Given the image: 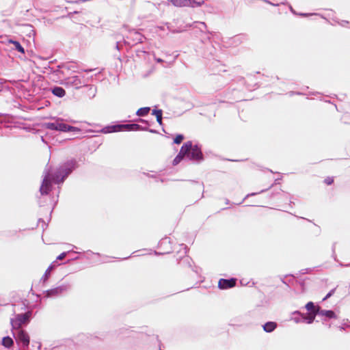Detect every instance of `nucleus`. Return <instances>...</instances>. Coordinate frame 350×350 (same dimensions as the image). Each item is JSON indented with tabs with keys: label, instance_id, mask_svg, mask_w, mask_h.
Wrapping results in <instances>:
<instances>
[{
	"label": "nucleus",
	"instance_id": "obj_43",
	"mask_svg": "<svg viewBox=\"0 0 350 350\" xmlns=\"http://www.w3.org/2000/svg\"><path fill=\"white\" fill-rule=\"evenodd\" d=\"M189 289H190V288H187L185 291H188V290H189ZM185 291V290H182V291H180V292H183V291Z\"/></svg>",
	"mask_w": 350,
	"mask_h": 350
},
{
	"label": "nucleus",
	"instance_id": "obj_42",
	"mask_svg": "<svg viewBox=\"0 0 350 350\" xmlns=\"http://www.w3.org/2000/svg\"><path fill=\"white\" fill-rule=\"evenodd\" d=\"M157 61L158 62H162V59H157Z\"/></svg>",
	"mask_w": 350,
	"mask_h": 350
},
{
	"label": "nucleus",
	"instance_id": "obj_4",
	"mask_svg": "<svg viewBox=\"0 0 350 350\" xmlns=\"http://www.w3.org/2000/svg\"><path fill=\"white\" fill-rule=\"evenodd\" d=\"M14 338L17 344L16 350H29L30 337L23 329L12 330Z\"/></svg>",
	"mask_w": 350,
	"mask_h": 350
},
{
	"label": "nucleus",
	"instance_id": "obj_31",
	"mask_svg": "<svg viewBox=\"0 0 350 350\" xmlns=\"http://www.w3.org/2000/svg\"><path fill=\"white\" fill-rule=\"evenodd\" d=\"M295 286L297 287V288H294L293 290L295 291H299L301 293H305V291H306V286L301 285V286Z\"/></svg>",
	"mask_w": 350,
	"mask_h": 350
},
{
	"label": "nucleus",
	"instance_id": "obj_27",
	"mask_svg": "<svg viewBox=\"0 0 350 350\" xmlns=\"http://www.w3.org/2000/svg\"><path fill=\"white\" fill-rule=\"evenodd\" d=\"M338 327L340 331H345L347 328L350 327V322L347 319V322L342 323Z\"/></svg>",
	"mask_w": 350,
	"mask_h": 350
},
{
	"label": "nucleus",
	"instance_id": "obj_2",
	"mask_svg": "<svg viewBox=\"0 0 350 350\" xmlns=\"http://www.w3.org/2000/svg\"><path fill=\"white\" fill-rule=\"evenodd\" d=\"M187 157L190 160L200 161L202 159V154L200 148L197 146H193L191 142H187L183 144L178 155L173 161V165H176L183 159Z\"/></svg>",
	"mask_w": 350,
	"mask_h": 350
},
{
	"label": "nucleus",
	"instance_id": "obj_13",
	"mask_svg": "<svg viewBox=\"0 0 350 350\" xmlns=\"http://www.w3.org/2000/svg\"><path fill=\"white\" fill-rule=\"evenodd\" d=\"M123 329L125 332H128V333L129 334L127 336V337H132V338H137V339L142 340H146L148 337V335L147 334L144 333L143 331L136 334V333H134V332L133 330L129 331L127 329Z\"/></svg>",
	"mask_w": 350,
	"mask_h": 350
},
{
	"label": "nucleus",
	"instance_id": "obj_32",
	"mask_svg": "<svg viewBox=\"0 0 350 350\" xmlns=\"http://www.w3.org/2000/svg\"><path fill=\"white\" fill-rule=\"evenodd\" d=\"M234 286H217V288L219 289V290H227L228 288H232L234 287Z\"/></svg>",
	"mask_w": 350,
	"mask_h": 350
},
{
	"label": "nucleus",
	"instance_id": "obj_12",
	"mask_svg": "<svg viewBox=\"0 0 350 350\" xmlns=\"http://www.w3.org/2000/svg\"><path fill=\"white\" fill-rule=\"evenodd\" d=\"M64 83L67 85L73 86L76 88L81 87L84 82H83L79 76H72L65 79Z\"/></svg>",
	"mask_w": 350,
	"mask_h": 350
},
{
	"label": "nucleus",
	"instance_id": "obj_5",
	"mask_svg": "<svg viewBox=\"0 0 350 350\" xmlns=\"http://www.w3.org/2000/svg\"><path fill=\"white\" fill-rule=\"evenodd\" d=\"M31 297L32 298L31 299H30L29 297L28 299H25L21 301V304H20L21 309L25 310V311L23 313V314L27 315V321L29 323L36 314V312H34V309L40 307V301H37L36 298L32 295ZM18 306H19V305Z\"/></svg>",
	"mask_w": 350,
	"mask_h": 350
},
{
	"label": "nucleus",
	"instance_id": "obj_7",
	"mask_svg": "<svg viewBox=\"0 0 350 350\" xmlns=\"http://www.w3.org/2000/svg\"><path fill=\"white\" fill-rule=\"evenodd\" d=\"M176 7H200L204 3V0H167Z\"/></svg>",
	"mask_w": 350,
	"mask_h": 350
},
{
	"label": "nucleus",
	"instance_id": "obj_10",
	"mask_svg": "<svg viewBox=\"0 0 350 350\" xmlns=\"http://www.w3.org/2000/svg\"><path fill=\"white\" fill-rule=\"evenodd\" d=\"M314 315L324 317L325 321L337 318V315L334 310L322 309L319 306H317L314 311Z\"/></svg>",
	"mask_w": 350,
	"mask_h": 350
},
{
	"label": "nucleus",
	"instance_id": "obj_19",
	"mask_svg": "<svg viewBox=\"0 0 350 350\" xmlns=\"http://www.w3.org/2000/svg\"><path fill=\"white\" fill-rule=\"evenodd\" d=\"M317 306H315V304L313 301H308V303H306V304L305 305V308L306 310L310 312V314H313L314 315V311L317 309Z\"/></svg>",
	"mask_w": 350,
	"mask_h": 350
},
{
	"label": "nucleus",
	"instance_id": "obj_8",
	"mask_svg": "<svg viewBox=\"0 0 350 350\" xmlns=\"http://www.w3.org/2000/svg\"><path fill=\"white\" fill-rule=\"evenodd\" d=\"M27 315L23 314V312L14 314L13 318L10 319V325L12 326V330L21 329V327L23 325L28 324Z\"/></svg>",
	"mask_w": 350,
	"mask_h": 350
},
{
	"label": "nucleus",
	"instance_id": "obj_21",
	"mask_svg": "<svg viewBox=\"0 0 350 350\" xmlns=\"http://www.w3.org/2000/svg\"><path fill=\"white\" fill-rule=\"evenodd\" d=\"M131 35H133L134 38H133V41H134V44H137V43H141L143 42V38H144V36L137 32V31H134V32H131Z\"/></svg>",
	"mask_w": 350,
	"mask_h": 350
},
{
	"label": "nucleus",
	"instance_id": "obj_44",
	"mask_svg": "<svg viewBox=\"0 0 350 350\" xmlns=\"http://www.w3.org/2000/svg\"><path fill=\"white\" fill-rule=\"evenodd\" d=\"M40 347H41V345L39 344L38 346V349H40Z\"/></svg>",
	"mask_w": 350,
	"mask_h": 350
},
{
	"label": "nucleus",
	"instance_id": "obj_25",
	"mask_svg": "<svg viewBox=\"0 0 350 350\" xmlns=\"http://www.w3.org/2000/svg\"><path fill=\"white\" fill-rule=\"evenodd\" d=\"M317 315L310 314L309 317L302 316V323L311 324L314 321V317Z\"/></svg>",
	"mask_w": 350,
	"mask_h": 350
},
{
	"label": "nucleus",
	"instance_id": "obj_30",
	"mask_svg": "<svg viewBox=\"0 0 350 350\" xmlns=\"http://www.w3.org/2000/svg\"><path fill=\"white\" fill-rule=\"evenodd\" d=\"M53 265H51V266L49 267V268L46 269V271H45V273L43 276V282H44L46 278L48 277V275L50 273V271L53 269Z\"/></svg>",
	"mask_w": 350,
	"mask_h": 350
},
{
	"label": "nucleus",
	"instance_id": "obj_35",
	"mask_svg": "<svg viewBox=\"0 0 350 350\" xmlns=\"http://www.w3.org/2000/svg\"><path fill=\"white\" fill-rule=\"evenodd\" d=\"M66 253L63 252L57 256V260H62L66 257Z\"/></svg>",
	"mask_w": 350,
	"mask_h": 350
},
{
	"label": "nucleus",
	"instance_id": "obj_45",
	"mask_svg": "<svg viewBox=\"0 0 350 350\" xmlns=\"http://www.w3.org/2000/svg\"><path fill=\"white\" fill-rule=\"evenodd\" d=\"M204 286V288L205 289H206V288H207V286Z\"/></svg>",
	"mask_w": 350,
	"mask_h": 350
},
{
	"label": "nucleus",
	"instance_id": "obj_9",
	"mask_svg": "<svg viewBox=\"0 0 350 350\" xmlns=\"http://www.w3.org/2000/svg\"><path fill=\"white\" fill-rule=\"evenodd\" d=\"M79 340L88 345H94L100 340L98 336H93L89 334H81L78 336Z\"/></svg>",
	"mask_w": 350,
	"mask_h": 350
},
{
	"label": "nucleus",
	"instance_id": "obj_36",
	"mask_svg": "<svg viewBox=\"0 0 350 350\" xmlns=\"http://www.w3.org/2000/svg\"><path fill=\"white\" fill-rule=\"evenodd\" d=\"M294 321L296 323H302V317H295L294 318Z\"/></svg>",
	"mask_w": 350,
	"mask_h": 350
},
{
	"label": "nucleus",
	"instance_id": "obj_37",
	"mask_svg": "<svg viewBox=\"0 0 350 350\" xmlns=\"http://www.w3.org/2000/svg\"><path fill=\"white\" fill-rule=\"evenodd\" d=\"M116 48L119 51L120 49V43L118 42L116 43Z\"/></svg>",
	"mask_w": 350,
	"mask_h": 350
},
{
	"label": "nucleus",
	"instance_id": "obj_41",
	"mask_svg": "<svg viewBox=\"0 0 350 350\" xmlns=\"http://www.w3.org/2000/svg\"><path fill=\"white\" fill-rule=\"evenodd\" d=\"M301 16H308V14H300Z\"/></svg>",
	"mask_w": 350,
	"mask_h": 350
},
{
	"label": "nucleus",
	"instance_id": "obj_33",
	"mask_svg": "<svg viewBox=\"0 0 350 350\" xmlns=\"http://www.w3.org/2000/svg\"><path fill=\"white\" fill-rule=\"evenodd\" d=\"M230 325L234 326V325H241L242 323L239 321L237 322L235 320H231L230 323H229Z\"/></svg>",
	"mask_w": 350,
	"mask_h": 350
},
{
	"label": "nucleus",
	"instance_id": "obj_16",
	"mask_svg": "<svg viewBox=\"0 0 350 350\" xmlns=\"http://www.w3.org/2000/svg\"><path fill=\"white\" fill-rule=\"evenodd\" d=\"M13 344V339L10 336H4L1 339V345L7 349H10Z\"/></svg>",
	"mask_w": 350,
	"mask_h": 350
},
{
	"label": "nucleus",
	"instance_id": "obj_39",
	"mask_svg": "<svg viewBox=\"0 0 350 350\" xmlns=\"http://www.w3.org/2000/svg\"><path fill=\"white\" fill-rule=\"evenodd\" d=\"M257 193H251V194H248L247 196L248 197V196H255V195H256Z\"/></svg>",
	"mask_w": 350,
	"mask_h": 350
},
{
	"label": "nucleus",
	"instance_id": "obj_26",
	"mask_svg": "<svg viewBox=\"0 0 350 350\" xmlns=\"http://www.w3.org/2000/svg\"><path fill=\"white\" fill-rule=\"evenodd\" d=\"M150 110V107H142L137 110V115L139 116H145L147 115Z\"/></svg>",
	"mask_w": 350,
	"mask_h": 350
},
{
	"label": "nucleus",
	"instance_id": "obj_29",
	"mask_svg": "<svg viewBox=\"0 0 350 350\" xmlns=\"http://www.w3.org/2000/svg\"><path fill=\"white\" fill-rule=\"evenodd\" d=\"M184 137L183 135H178L174 139L175 144H179L183 140Z\"/></svg>",
	"mask_w": 350,
	"mask_h": 350
},
{
	"label": "nucleus",
	"instance_id": "obj_24",
	"mask_svg": "<svg viewBox=\"0 0 350 350\" xmlns=\"http://www.w3.org/2000/svg\"><path fill=\"white\" fill-rule=\"evenodd\" d=\"M281 281L284 284H288V283L293 284L295 281V278L293 275H286L284 278H281Z\"/></svg>",
	"mask_w": 350,
	"mask_h": 350
},
{
	"label": "nucleus",
	"instance_id": "obj_3",
	"mask_svg": "<svg viewBox=\"0 0 350 350\" xmlns=\"http://www.w3.org/2000/svg\"><path fill=\"white\" fill-rule=\"evenodd\" d=\"M33 286H31V289L28 293V297L31 299V295L36 298L37 301H40V302L44 299L46 298H56L62 295H63L65 292H66L68 289L69 286H56L54 288L51 289H43L42 293H36L33 289Z\"/></svg>",
	"mask_w": 350,
	"mask_h": 350
},
{
	"label": "nucleus",
	"instance_id": "obj_46",
	"mask_svg": "<svg viewBox=\"0 0 350 350\" xmlns=\"http://www.w3.org/2000/svg\"><path fill=\"white\" fill-rule=\"evenodd\" d=\"M159 350H162L161 345L159 346Z\"/></svg>",
	"mask_w": 350,
	"mask_h": 350
},
{
	"label": "nucleus",
	"instance_id": "obj_34",
	"mask_svg": "<svg viewBox=\"0 0 350 350\" xmlns=\"http://www.w3.org/2000/svg\"><path fill=\"white\" fill-rule=\"evenodd\" d=\"M334 180H333V178L332 177H328L325 180V183L327 184V185H331L332 183H333Z\"/></svg>",
	"mask_w": 350,
	"mask_h": 350
},
{
	"label": "nucleus",
	"instance_id": "obj_6",
	"mask_svg": "<svg viewBox=\"0 0 350 350\" xmlns=\"http://www.w3.org/2000/svg\"><path fill=\"white\" fill-rule=\"evenodd\" d=\"M53 119L55 120V122L44 123V125L46 129L62 132H79L80 131V129L77 127L70 126L64 123L63 119L62 118H53Z\"/></svg>",
	"mask_w": 350,
	"mask_h": 350
},
{
	"label": "nucleus",
	"instance_id": "obj_15",
	"mask_svg": "<svg viewBox=\"0 0 350 350\" xmlns=\"http://www.w3.org/2000/svg\"><path fill=\"white\" fill-rule=\"evenodd\" d=\"M121 130V126L120 125H114V126H108L104 127L101 132L103 133H110L113 132H117Z\"/></svg>",
	"mask_w": 350,
	"mask_h": 350
},
{
	"label": "nucleus",
	"instance_id": "obj_22",
	"mask_svg": "<svg viewBox=\"0 0 350 350\" xmlns=\"http://www.w3.org/2000/svg\"><path fill=\"white\" fill-rule=\"evenodd\" d=\"M152 115L156 116L157 121L159 124H162V110L154 109L152 110Z\"/></svg>",
	"mask_w": 350,
	"mask_h": 350
},
{
	"label": "nucleus",
	"instance_id": "obj_38",
	"mask_svg": "<svg viewBox=\"0 0 350 350\" xmlns=\"http://www.w3.org/2000/svg\"><path fill=\"white\" fill-rule=\"evenodd\" d=\"M14 312L15 313L16 310H19V308H18L17 309L16 308V307L17 306L16 305H14Z\"/></svg>",
	"mask_w": 350,
	"mask_h": 350
},
{
	"label": "nucleus",
	"instance_id": "obj_40",
	"mask_svg": "<svg viewBox=\"0 0 350 350\" xmlns=\"http://www.w3.org/2000/svg\"><path fill=\"white\" fill-rule=\"evenodd\" d=\"M200 25H203L204 27H206V24L204 23H199Z\"/></svg>",
	"mask_w": 350,
	"mask_h": 350
},
{
	"label": "nucleus",
	"instance_id": "obj_23",
	"mask_svg": "<svg viewBox=\"0 0 350 350\" xmlns=\"http://www.w3.org/2000/svg\"><path fill=\"white\" fill-rule=\"evenodd\" d=\"M237 282V279L236 278H231L230 280H226V279H220L219 281H218V284L219 285H221V284H235Z\"/></svg>",
	"mask_w": 350,
	"mask_h": 350
},
{
	"label": "nucleus",
	"instance_id": "obj_18",
	"mask_svg": "<svg viewBox=\"0 0 350 350\" xmlns=\"http://www.w3.org/2000/svg\"><path fill=\"white\" fill-rule=\"evenodd\" d=\"M121 129H126L129 131H137L141 129L140 125L137 124H120Z\"/></svg>",
	"mask_w": 350,
	"mask_h": 350
},
{
	"label": "nucleus",
	"instance_id": "obj_20",
	"mask_svg": "<svg viewBox=\"0 0 350 350\" xmlns=\"http://www.w3.org/2000/svg\"><path fill=\"white\" fill-rule=\"evenodd\" d=\"M9 42L10 43H12L14 46V49L18 51V52L21 53H25V49L24 48L21 46V44L19 43V42L18 41H15V40H9Z\"/></svg>",
	"mask_w": 350,
	"mask_h": 350
},
{
	"label": "nucleus",
	"instance_id": "obj_1",
	"mask_svg": "<svg viewBox=\"0 0 350 350\" xmlns=\"http://www.w3.org/2000/svg\"><path fill=\"white\" fill-rule=\"evenodd\" d=\"M75 167L76 161L72 160L62 165L53 175L51 174L49 168H45L43 173V180L40 188V193L42 195L48 194L51 190L52 182L55 184H59L64 182V179Z\"/></svg>",
	"mask_w": 350,
	"mask_h": 350
},
{
	"label": "nucleus",
	"instance_id": "obj_14",
	"mask_svg": "<svg viewBox=\"0 0 350 350\" xmlns=\"http://www.w3.org/2000/svg\"><path fill=\"white\" fill-rule=\"evenodd\" d=\"M262 329L266 333H272L278 327V323L275 321H267L262 325Z\"/></svg>",
	"mask_w": 350,
	"mask_h": 350
},
{
	"label": "nucleus",
	"instance_id": "obj_11",
	"mask_svg": "<svg viewBox=\"0 0 350 350\" xmlns=\"http://www.w3.org/2000/svg\"><path fill=\"white\" fill-rule=\"evenodd\" d=\"M266 312V307L264 305H256L255 308L248 312V315L254 319L261 318Z\"/></svg>",
	"mask_w": 350,
	"mask_h": 350
},
{
	"label": "nucleus",
	"instance_id": "obj_28",
	"mask_svg": "<svg viewBox=\"0 0 350 350\" xmlns=\"http://www.w3.org/2000/svg\"><path fill=\"white\" fill-rule=\"evenodd\" d=\"M336 288H334L333 289L330 290L327 295L323 298L322 301L327 300L329 297H331L335 293Z\"/></svg>",
	"mask_w": 350,
	"mask_h": 350
},
{
	"label": "nucleus",
	"instance_id": "obj_17",
	"mask_svg": "<svg viewBox=\"0 0 350 350\" xmlns=\"http://www.w3.org/2000/svg\"><path fill=\"white\" fill-rule=\"evenodd\" d=\"M52 93L54 95H55V96H58L59 98H62V97H63L65 95L66 92L61 87H55L54 88L52 89Z\"/></svg>",
	"mask_w": 350,
	"mask_h": 350
}]
</instances>
